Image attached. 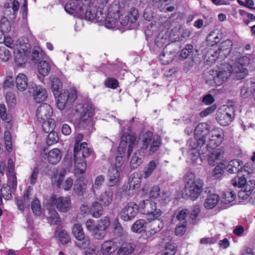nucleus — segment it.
I'll use <instances>...</instances> for the list:
<instances>
[{
    "label": "nucleus",
    "instance_id": "49",
    "mask_svg": "<svg viewBox=\"0 0 255 255\" xmlns=\"http://www.w3.org/2000/svg\"><path fill=\"white\" fill-rule=\"evenodd\" d=\"M48 133L47 136V143L48 145H52L58 141V135L55 131H53Z\"/></svg>",
    "mask_w": 255,
    "mask_h": 255
},
{
    "label": "nucleus",
    "instance_id": "15",
    "mask_svg": "<svg viewBox=\"0 0 255 255\" xmlns=\"http://www.w3.org/2000/svg\"><path fill=\"white\" fill-rule=\"evenodd\" d=\"M233 114V107L232 106L228 107L223 112H218L217 113L216 120L220 125L223 126H227L231 123Z\"/></svg>",
    "mask_w": 255,
    "mask_h": 255
},
{
    "label": "nucleus",
    "instance_id": "37",
    "mask_svg": "<svg viewBox=\"0 0 255 255\" xmlns=\"http://www.w3.org/2000/svg\"><path fill=\"white\" fill-rule=\"evenodd\" d=\"M31 208L35 215L38 216L42 214L40 202L37 198L33 200L31 202Z\"/></svg>",
    "mask_w": 255,
    "mask_h": 255
},
{
    "label": "nucleus",
    "instance_id": "52",
    "mask_svg": "<svg viewBox=\"0 0 255 255\" xmlns=\"http://www.w3.org/2000/svg\"><path fill=\"white\" fill-rule=\"evenodd\" d=\"M1 193L2 197L6 199H10L12 197V195L10 191V188L9 186H3L1 189Z\"/></svg>",
    "mask_w": 255,
    "mask_h": 255
},
{
    "label": "nucleus",
    "instance_id": "55",
    "mask_svg": "<svg viewBox=\"0 0 255 255\" xmlns=\"http://www.w3.org/2000/svg\"><path fill=\"white\" fill-rule=\"evenodd\" d=\"M255 182L253 180H250L249 181L247 182L245 184V190L251 195V198L255 196V193L253 192L255 188Z\"/></svg>",
    "mask_w": 255,
    "mask_h": 255
},
{
    "label": "nucleus",
    "instance_id": "61",
    "mask_svg": "<svg viewBox=\"0 0 255 255\" xmlns=\"http://www.w3.org/2000/svg\"><path fill=\"white\" fill-rule=\"evenodd\" d=\"M106 86L108 88L115 89L118 86V80L112 78H108L105 82Z\"/></svg>",
    "mask_w": 255,
    "mask_h": 255
},
{
    "label": "nucleus",
    "instance_id": "51",
    "mask_svg": "<svg viewBox=\"0 0 255 255\" xmlns=\"http://www.w3.org/2000/svg\"><path fill=\"white\" fill-rule=\"evenodd\" d=\"M176 247L172 244H167L165 245V250L162 255H174L176 252Z\"/></svg>",
    "mask_w": 255,
    "mask_h": 255
},
{
    "label": "nucleus",
    "instance_id": "28",
    "mask_svg": "<svg viewBox=\"0 0 255 255\" xmlns=\"http://www.w3.org/2000/svg\"><path fill=\"white\" fill-rule=\"evenodd\" d=\"M188 145L191 148L190 154L193 155L192 159H196L199 155L198 148L201 147L203 145H199L196 137H195L194 139L189 140L188 141Z\"/></svg>",
    "mask_w": 255,
    "mask_h": 255
},
{
    "label": "nucleus",
    "instance_id": "21",
    "mask_svg": "<svg viewBox=\"0 0 255 255\" xmlns=\"http://www.w3.org/2000/svg\"><path fill=\"white\" fill-rule=\"evenodd\" d=\"M224 152L220 149L214 150L209 155L208 159L209 164L211 166H214L220 163L223 158Z\"/></svg>",
    "mask_w": 255,
    "mask_h": 255
},
{
    "label": "nucleus",
    "instance_id": "48",
    "mask_svg": "<svg viewBox=\"0 0 255 255\" xmlns=\"http://www.w3.org/2000/svg\"><path fill=\"white\" fill-rule=\"evenodd\" d=\"M11 57L10 52L5 47H0V59L7 61Z\"/></svg>",
    "mask_w": 255,
    "mask_h": 255
},
{
    "label": "nucleus",
    "instance_id": "36",
    "mask_svg": "<svg viewBox=\"0 0 255 255\" xmlns=\"http://www.w3.org/2000/svg\"><path fill=\"white\" fill-rule=\"evenodd\" d=\"M40 123L42 124V128L45 132H50L54 131L55 125L53 119L51 118L47 121Z\"/></svg>",
    "mask_w": 255,
    "mask_h": 255
},
{
    "label": "nucleus",
    "instance_id": "41",
    "mask_svg": "<svg viewBox=\"0 0 255 255\" xmlns=\"http://www.w3.org/2000/svg\"><path fill=\"white\" fill-rule=\"evenodd\" d=\"M232 42L229 39L226 40L221 44L220 51L221 52H225L226 54H229L232 48Z\"/></svg>",
    "mask_w": 255,
    "mask_h": 255
},
{
    "label": "nucleus",
    "instance_id": "31",
    "mask_svg": "<svg viewBox=\"0 0 255 255\" xmlns=\"http://www.w3.org/2000/svg\"><path fill=\"white\" fill-rule=\"evenodd\" d=\"M219 200V197L216 194H212L208 196L204 203V207L207 209L213 208Z\"/></svg>",
    "mask_w": 255,
    "mask_h": 255
},
{
    "label": "nucleus",
    "instance_id": "18",
    "mask_svg": "<svg viewBox=\"0 0 255 255\" xmlns=\"http://www.w3.org/2000/svg\"><path fill=\"white\" fill-rule=\"evenodd\" d=\"M29 92L32 94L34 100L37 103L44 101L47 97L45 89L39 85H31V87L29 88Z\"/></svg>",
    "mask_w": 255,
    "mask_h": 255
},
{
    "label": "nucleus",
    "instance_id": "50",
    "mask_svg": "<svg viewBox=\"0 0 255 255\" xmlns=\"http://www.w3.org/2000/svg\"><path fill=\"white\" fill-rule=\"evenodd\" d=\"M137 144V141L136 140V138L134 136H131L130 138V140L128 143V152H127V158H128L131 152L133 151V149L134 147Z\"/></svg>",
    "mask_w": 255,
    "mask_h": 255
},
{
    "label": "nucleus",
    "instance_id": "20",
    "mask_svg": "<svg viewBox=\"0 0 255 255\" xmlns=\"http://www.w3.org/2000/svg\"><path fill=\"white\" fill-rule=\"evenodd\" d=\"M121 243L117 239L105 242L102 246V252L104 255H109L114 253L119 247Z\"/></svg>",
    "mask_w": 255,
    "mask_h": 255
},
{
    "label": "nucleus",
    "instance_id": "8",
    "mask_svg": "<svg viewBox=\"0 0 255 255\" xmlns=\"http://www.w3.org/2000/svg\"><path fill=\"white\" fill-rule=\"evenodd\" d=\"M77 99V92L74 89H70L69 90L64 91L61 93L57 100V105L58 108L61 110L66 107L69 106Z\"/></svg>",
    "mask_w": 255,
    "mask_h": 255
},
{
    "label": "nucleus",
    "instance_id": "53",
    "mask_svg": "<svg viewBox=\"0 0 255 255\" xmlns=\"http://www.w3.org/2000/svg\"><path fill=\"white\" fill-rule=\"evenodd\" d=\"M218 35L219 33L216 35L215 31H212L210 33V34L207 37V39L208 41L211 42V43H210L211 45H213L214 44H216L219 42L220 38L219 37Z\"/></svg>",
    "mask_w": 255,
    "mask_h": 255
},
{
    "label": "nucleus",
    "instance_id": "63",
    "mask_svg": "<svg viewBox=\"0 0 255 255\" xmlns=\"http://www.w3.org/2000/svg\"><path fill=\"white\" fill-rule=\"evenodd\" d=\"M167 38L162 36H161L160 35L156 37L155 40L156 45L159 48L162 47L163 45L167 43Z\"/></svg>",
    "mask_w": 255,
    "mask_h": 255
},
{
    "label": "nucleus",
    "instance_id": "29",
    "mask_svg": "<svg viewBox=\"0 0 255 255\" xmlns=\"http://www.w3.org/2000/svg\"><path fill=\"white\" fill-rule=\"evenodd\" d=\"M163 226V223L160 220H153L148 223V227L149 228L148 232L150 235H154L159 232Z\"/></svg>",
    "mask_w": 255,
    "mask_h": 255
},
{
    "label": "nucleus",
    "instance_id": "14",
    "mask_svg": "<svg viewBox=\"0 0 255 255\" xmlns=\"http://www.w3.org/2000/svg\"><path fill=\"white\" fill-rule=\"evenodd\" d=\"M51 200L59 212H67L71 207V202L69 197H58L53 196Z\"/></svg>",
    "mask_w": 255,
    "mask_h": 255
},
{
    "label": "nucleus",
    "instance_id": "46",
    "mask_svg": "<svg viewBox=\"0 0 255 255\" xmlns=\"http://www.w3.org/2000/svg\"><path fill=\"white\" fill-rule=\"evenodd\" d=\"M0 28L2 31L8 33L11 30L10 22L6 17H2L0 20Z\"/></svg>",
    "mask_w": 255,
    "mask_h": 255
},
{
    "label": "nucleus",
    "instance_id": "59",
    "mask_svg": "<svg viewBox=\"0 0 255 255\" xmlns=\"http://www.w3.org/2000/svg\"><path fill=\"white\" fill-rule=\"evenodd\" d=\"M5 99L10 106H13L16 103V98L14 94L12 92H7L5 95Z\"/></svg>",
    "mask_w": 255,
    "mask_h": 255
},
{
    "label": "nucleus",
    "instance_id": "47",
    "mask_svg": "<svg viewBox=\"0 0 255 255\" xmlns=\"http://www.w3.org/2000/svg\"><path fill=\"white\" fill-rule=\"evenodd\" d=\"M4 139L5 141V147L8 151H10L12 149L11 136L10 132L8 130L4 131Z\"/></svg>",
    "mask_w": 255,
    "mask_h": 255
},
{
    "label": "nucleus",
    "instance_id": "17",
    "mask_svg": "<svg viewBox=\"0 0 255 255\" xmlns=\"http://www.w3.org/2000/svg\"><path fill=\"white\" fill-rule=\"evenodd\" d=\"M110 225L109 219L105 217L102 219L96 226V228L92 232L94 237L98 240H101L106 235V230Z\"/></svg>",
    "mask_w": 255,
    "mask_h": 255
},
{
    "label": "nucleus",
    "instance_id": "33",
    "mask_svg": "<svg viewBox=\"0 0 255 255\" xmlns=\"http://www.w3.org/2000/svg\"><path fill=\"white\" fill-rule=\"evenodd\" d=\"M90 212L94 217H100L103 213L102 205L98 201L94 202L90 209Z\"/></svg>",
    "mask_w": 255,
    "mask_h": 255
},
{
    "label": "nucleus",
    "instance_id": "27",
    "mask_svg": "<svg viewBox=\"0 0 255 255\" xmlns=\"http://www.w3.org/2000/svg\"><path fill=\"white\" fill-rule=\"evenodd\" d=\"M16 87L18 90L24 91L27 88V79L24 74H19L15 78Z\"/></svg>",
    "mask_w": 255,
    "mask_h": 255
},
{
    "label": "nucleus",
    "instance_id": "64",
    "mask_svg": "<svg viewBox=\"0 0 255 255\" xmlns=\"http://www.w3.org/2000/svg\"><path fill=\"white\" fill-rule=\"evenodd\" d=\"M220 164V165L217 166L213 171L212 175L215 178L220 177L222 174V168L224 167V165L223 163Z\"/></svg>",
    "mask_w": 255,
    "mask_h": 255
},
{
    "label": "nucleus",
    "instance_id": "39",
    "mask_svg": "<svg viewBox=\"0 0 255 255\" xmlns=\"http://www.w3.org/2000/svg\"><path fill=\"white\" fill-rule=\"evenodd\" d=\"M62 88V83L60 80L57 78H53L51 81V89L54 96L58 94Z\"/></svg>",
    "mask_w": 255,
    "mask_h": 255
},
{
    "label": "nucleus",
    "instance_id": "23",
    "mask_svg": "<svg viewBox=\"0 0 255 255\" xmlns=\"http://www.w3.org/2000/svg\"><path fill=\"white\" fill-rule=\"evenodd\" d=\"M87 182L85 178L82 176L78 178L74 185V191L78 195H82L86 192Z\"/></svg>",
    "mask_w": 255,
    "mask_h": 255
},
{
    "label": "nucleus",
    "instance_id": "40",
    "mask_svg": "<svg viewBox=\"0 0 255 255\" xmlns=\"http://www.w3.org/2000/svg\"><path fill=\"white\" fill-rule=\"evenodd\" d=\"M156 166L157 164L154 161L152 160L150 161L142 176L144 178L148 177L151 174L153 170L156 168Z\"/></svg>",
    "mask_w": 255,
    "mask_h": 255
},
{
    "label": "nucleus",
    "instance_id": "7",
    "mask_svg": "<svg viewBox=\"0 0 255 255\" xmlns=\"http://www.w3.org/2000/svg\"><path fill=\"white\" fill-rule=\"evenodd\" d=\"M179 48V45L176 42L166 45L159 57L162 64H167L172 62L176 56Z\"/></svg>",
    "mask_w": 255,
    "mask_h": 255
},
{
    "label": "nucleus",
    "instance_id": "10",
    "mask_svg": "<svg viewBox=\"0 0 255 255\" xmlns=\"http://www.w3.org/2000/svg\"><path fill=\"white\" fill-rule=\"evenodd\" d=\"M72 232L74 237L77 239L76 245L81 249H86L90 244V239L86 236L82 227L80 224H75L73 226Z\"/></svg>",
    "mask_w": 255,
    "mask_h": 255
},
{
    "label": "nucleus",
    "instance_id": "62",
    "mask_svg": "<svg viewBox=\"0 0 255 255\" xmlns=\"http://www.w3.org/2000/svg\"><path fill=\"white\" fill-rule=\"evenodd\" d=\"M196 117V116L194 112H191L186 114L183 117L184 123L186 124L191 123L192 122L194 121Z\"/></svg>",
    "mask_w": 255,
    "mask_h": 255
},
{
    "label": "nucleus",
    "instance_id": "25",
    "mask_svg": "<svg viewBox=\"0 0 255 255\" xmlns=\"http://www.w3.org/2000/svg\"><path fill=\"white\" fill-rule=\"evenodd\" d=\"M120 174L117 168L112 167L109 170L108 182L109 186L112 187L115 185L119 181Z\"/></svg>",
    "mask_w": 255,
    "mask_h": 255
},
{
    "label": "nucleus",
    "instance_id": "45",
    "mask_svg": "<svg viewBox=\"0 0 255 255\" xmlns=\"http://www.w3.org/2000/svg\"><path fill=\"white\" fill-rule=\"evenodd\" d=\"M193 46L191 44H187L182 50L180 54V57L182 59H186L192 52Z\"/></svg>",
    "mask_w": 255,
    "mask_h": 255
},
{
    "label": "nucleus",
    "instance_id": "13",
    "mask_svg": "<svg viewBox=\"0 0 255 255\" xmlns=\"http://www.w3.org/2000/svg\"><path fill=\"white\" fill-rule=\"evenodd\" d=\"M138 212V207L133 202L128 203L121 211L120 217L124 221L133 219Z\"/></svg>",
    "mask_w": 255,
    "mask_h": 255
},
{
    "label": "nucleus",
    "instance_id": "4",
    "mask_svg": "<svg viewBox=\"0 0 255 255\" xmlns=\"http://www.w3.org/2000/svg\"><path fill=\"white\" fill-rule=\"evenodd\" d=\"M185 186L183 195L185 198L196 200L203 190L204 182L200 178H196L194 174L188 173L185 176Z\"/></svg>",
    "mask_w": 255,
    "mask_h": 255
},
{
    "label": "nucleus",
    "instance_id": "30",
    "mask_svg": "<svg viewBox=\"0 0 255 255\" xmlns=\"http://www.w3.org/2000/svg\"><path fill=\"white\" fill-rule=\"evenodd\" d=\"M134 248L128 243H123L118 251L117 255H134Z\"/></svg>",
    "mask_w": 255,
    "mask_h": 255
},
{
    "label": "nucleus",
    "instance_id": "3",
    "mask_svg": "<svg viewBox=\"0 0 255 255\" xmlns=\"http://www.w3.org/2000/svg\"><path fill=\"white\" fill-rule=\"evenodd\" d=\"M83 135L79 133L75 138L74 148V163L75 165V173L76 175L83 174L86 168V163L85 159L88 157L91 150L87 147V143L83 142L79 144L83 139Z\"/></svg>",
    "mask_w": 255,
    "mask_h": 255
},
{
    "label": "nucleus",
    "instance_id": "38",
    "mask_svg": "<svg viewBox=\"0 0 255 255\" xmlns=\"http://www.w3.org/2000/svg\"><path fill=\"white\" fill-rule=\"evenodd\" d=\"M48 221L50 224L57 225L60 222L57 212L55 210H49Z\"/></svg>",
    "mask_w": 255,
    "mask_h": 255
},
{
    "label": "nucleus",
    "instance_id": "2",
    "mask_svg": "<svg viewBox=\"0 0 255 255\" xmlns=\"http://www.w3.org/2000/svg\"><path fill=\"white\" fill-rule=\"evenodd\" d=\"M65 10L80 18L91 20L95 19L96 8L91 5V0H70L65 6Z\"/></svg>",
    "mask_w": 255,
    "mask_h": 255
},
{
    "label": "nucleus",
    "instance_id": "26",
    "mask_svg": "<svg viewBox=\"0 0 255 255\" xmlns=\"http://www.w3.org/2000/svg\"><path fill=\"white\" fill-rule=\"evenodd\" d=\"M61 153L58 148L51 150L47 156L48 162L52 164H56L61 159Z\"/></svg>",
    "mask_w": 255,
    "mask_h": 255
},
{
    "label": "nucleus",
    "instance_id": "44",
    "mask_svg": "<svg viewBox=\"0 0 255 255\" xmlns=\"http://www.w3.org/2000/svg\"><path fill=\"white\" fill-rule=\"evenodd\" d=\"M55 234L58 235L60 241L63 244H66L70 242V237L67 232L65 230H61L60 231H57Z\"/></svg>",
    "mask_w": 255,
    "mask_h": 255
},
{
    "label": "nucleus",
    "instance_id": "1",
    "mask_svg": "<svg viewBox=\"0 0 255 255\" xmlns=\"http://www.w3.org/2000/svg\"><path fill=\"white\" fill-rule=\"evenodd\" d=\"M161 137L157 135H153L151 131H147L142 137V144L140 149L134 152L130 162V167L133 169L137 168L142 163L144 157L145 150L149 145V154L153 155L159 149L161 145Z\"/></svg>",
    "mask_w": 255,
    "mask_h": 255
},
{
    "label": "nucleus",
    "instance_id": "11",
    "mask_svg": "<svg viewBox=\"0 0 255 255\" xmlns=\"http://www.w3.org/2000/svg\"><path fill=\"white\" fill-rule=\"evenodd\" d=\"M250 59L248 57L244 56L238 59L237 63L230 66L229 69V73H238V78H244L248 74V70L244 67L246 64H249Z\"/></svg>",
    "mask_w": 255,
    "mask_h": 255
},
{
    "label": "nucleus",
    "instance_id": "56",
    "mask_svg": "<svg viewBox=\"0 0 255 255\" xmlns=\"http://www.w3.org/2000/svg\"><path fill=\"white\" fill-rule=\"evenodd\" d=\"M127 145V138L126 137L123 136L118 149V152L119 154L122 155L125 153Z\"/></svg>",
    "mask_w": 255,
    "mask_h": 255
},
{
    "label": "nucleus",
    "instance_id": "58",
    "mask_svg": "<svg viewBox=\"0 0 255 255\" xmlns=\"http://www.w3.org/2000/svg\"><path fill=\"white\" fill-rule=\"evenodd\" d=\"M187 222L186 221H183V223L181 224H178L175 229V233L177 235H182L185 232Z\"/></svg>",
    "mask_w": 255,
    "mask_h": 255
},
{
    "label": "nucleus",
    "instance_id": "24",
    "mask_svg": "<svg viewBox=\"0 0 255 255\" xmlns=\"http://www.w3.org/2000/svg\"><path fill=\"white\" fill-rule=\"evenodd\" d=\"M242 165L243 162L241 160L234 159L229 162L227 168L230 173H241L242 172Z\"/></svg>",
    "mask_w": 255,
    "mask_h": 255
},
{
    "label": "nucleus",
    "instance_id": "54",
    "mask_svg": "<svg viewBox=\"0 0 255 255\" xmlns=\"http://www.w3.org/2000/svg\"><path fill=\"white\" fill-rule=\"evenodd\" d=\"M0 117L3 121H4L7 123L10 122V117H7L6 109L5 105L3 104H1L0 105Z\"/></svg>",
    "mask_w": 255,
    "mask_h": 255
},
{
    "label": "nucleus",
    "instance_id": "35",
    "mask_svg": "<svg viewBox=\"0 0 255 255\" xmlns=\"http://www.w3.org/2000/svg\"><path fill=\"white\" fill-rule=\"evenodd\" d=\"M247 183L244 175L241 173H238L237 176L232 180V183L234 187H242Z\"/></svg>",
    "mask_w": 255,
    "mask_h": 255
},
{
    "label": "nucleus",
    "instance_id": "22",
    "mask_svg": "<svg viewBox=\"0 0 255 255\" xmlns=\"http://www.w3.org/2000/svg\"><path fill=\"white\" fill-rule=\"evenodd\" d=\"M104 207L109 206L113 200V192L109 189L102 192L98 198Z\"/></svg>",
    "mask_w": 255,
    "mask_h": 255
},
{
    "label": "nucleus",
    "instance_id": "5",
    "mask_svg": "<svg viewBox=\"0 0 255 255\" xmlns=\"http://www.w3.org/2000/svg\"><path fill=\"white\" fill-rule=\"evenodd\" d=\"M224 138L223 132L218 129H214L208 134L206 138L199 140V145H205L206 148L211 150L219 145Z\"/></svg>",
    "mask_w": 255,
    "mask_h": 255
},
{
    "label": "nucleus",
    "instance_id": "6",
    "mask_svg": "<svg viewBox=\"0 0 255 255\" xmlns=\"http://www.w3.org/2000/svg\"><path fill=\"white\" fill-rule=\"evenodd\" d=\"M93 109L91 104H78L76 108V112L79 117L78 126L84 128L91 121V118L93 113Z\"/></svg>",
    "mask_w": 255,
    "mask_h": 255
},
{
    "label": "nucleus",
    "instance_id": "42",
    "mask_svg": "<svg viewBox=\"0 0 255 255\" xmlns=\"http://www.w3.org/2000/svg\"><path fill=\"white\" fill-rule=\"evenodd\" d=\"M223 196L224 200L223 201L225 203H231L236 198V193L231 189L227 190L223 194Z\"/></svg>",
    "mask_w": 255,
    "mask_h": 255
},
{
    "label": "nucleus",
    "instance_id": "12",
    "mask_svg": "<svg viewBox=\"0 0 255 255\" xmlns=\"http://www.w3.org/2000/svg\"><path fill=\"white\" fill-rule=\"evenodd\" d=\"M139 206L143 209L144 214L151 215L155 219L160 217L162 214L161 210L157 208L156 204L151 200L141 201Z\"/></svg>",
    "mask_w": 255,
    "mask_h": 255
},
{
    "label": "nucleus",
    "instance_id": "57",
    "mask_svg": "<svg viewBox=\"0 0 255 255\" xmlns=\"http://www.w3.org/2000/svg\"><path fill=\"white\" fill-rule=\"evenodd\" d=\"M128 16L130 18L131 23L135 22L138 17V10L134 7L130 8Z\"/></svg>",
    "mask_w": 255,
    "mask_h": 255
},
{
    "label": "nucleus",
    "instance_id": "60",
    "mask_svg": "<svg viewBox=\"0 0 255 255\" xmlns=\"http://www.w3.org/2000/svg\"><path fill=\"white\" fill-rule=\"evenodd\" d=\"M32 188L29 187L27 191L24 193L23 195V202L25 205H27V207L29 206L30 196L32 195Z\"/></svg>",
    "mask_w": 255,
    "mask_h": 255
},
{
    "label": "nucleus",
    "instance_id": "43",
    "mask_svg": "<svg viewBox=\"0 0 255 255\" xmlns=\"http://www.w3.org/2000/svg\"><path fill=\"white\" fill-rule=\"evenodd\" d=\"M43 52L39 47H34L32 53V59L35 63H37L42 58Z\"/></svg>",
    "mask_w": 255,
    "mask_h": 255
},
{
    "label": "nucleus",
    "instance_id": "16",
    "mask_svg": "<svg viewBox=\"0 0 255 255\" xmlns=\"http://www.w3.org/2000/svg\"><path fill=\"white\" fill-rule=\"evenodd\" d=\"M52 113V109L49 104L42 103L37 109L36 117L39 122H44L51 119Z\"/></svg>",
    "mask_w": 255,
    "mask_h": 255
},
{
    "label": "nucleus",
    "instance_id": "32",
    "mask_svg": "<svg viewBox=\"0 0 255 255\" xmlns=\"http://www.w3.org/2000/svg\"><path fill=\"white\" fill-rule=\"evenodd\" d=\"M148 227V223L145 220L140 219L136 221L131 227V230L135 233H141L145 231Z\"/></svg>",
    "mask_w": 255,
    "mask_h": 255
},
{
    "label": "nucleus",
    "instance_id": "19",
    "mask_svg": "<svg viewBox=\"0 0 255 255\" xmlns=\"http://www.w3.org/2000/svg\"><path fill=\"white\" fill-rule=\"evenodd\" d=\"M210 133L209 125L206 123H200L195 129V137L197 139V141L199 143V140L200 139H205Z\"/></svg>",
    "mask_w": 255,
    "mask_h": 255
},
{
    "label": "nucleus",
    "instance_id": "9",
    "mask_svg": "<svg viewBox=\"0 0 255 255\" xmlns=\"http://www.w3.org/2000/svg\"><path fill=\"white\" fill-rule=\"evenodd\" d=\"M230 76L228 72L226 71H220L217 72L215 70H211L204 74V77L206 81L212 85L213 83L217 85H220Z\"/></svg>",
    "mask_w": 255,
    "mask_h": 255
},
{
    "label": "nucleus",
    "instance_id": "34",
    "mask_svg": "<svg viewBox=\"0 0 255 255\" xmlns=\"http://www.w3.org/2000/svg\"><path fill=\"white\" fill-rule=\"evenodd\" d=\"M50 70V66L47 62L41 61L39 62L38 65V70L40 75L45 76L49 73Z\"/></svg>",
    "mask_w": 255,
    "mask_h": 255
}]
</instances>
